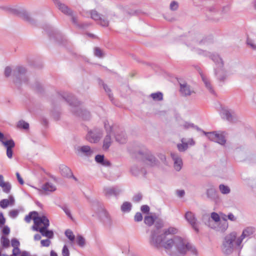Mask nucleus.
Listing matches in <instances>:
<instances>
[{"instance_id": "f257e3e1", "label": "nucleus", "mask_w": 256, "mask_h": 256, "mask_svg": "<svg viewBox=\"0 0 256 256\" xmlns=\"http://www.w3.org/2000/svg\"><path fill=\"white\" fill-rule=\"evenodd\" d=\"M166 236L162 232H150L149 242L150 246L156 248H164L169 256H184L188 252L197 255L196 248L180 237L175 236L164 242Z\"/></svg>"}, {"instance_id": "f03ea898", "label": "nucleus", "mask_w": 256, "mask_h": 256, "mask_svg": "<svg viewBox=\"0 0 256 256\" xmlns=\"http://www.w3.org/2000/svg\"><path fill=\"white\" fill-rule=\"evenodd\" d=\"M192 50L197 54L204 56H208L215 63L216 67L214 68V74L220 82H224L226 78V72L224 68V62L218 55L212 54L210 52L203 50L198 48H194Z\"/></svg>"}, {"instance_id": "7ed1b4c3", "label": "nucleus", "mask_w": 256, "mask_h": 256, "mask_svg": "<svg viewBox=\"0 0 256 256\" xmlns=\"http://www.w3.org/2000/svg\"><path fill=\"white\" fill-rule=\"evenodd\" d=\"M128 152L133 158L141 160L148 166L154 167L158 164L157 159L147 149L140 150L137 146H132L128 148Z\"/></svg>"}, {"instance_id": "20e7f679", "label": "nucleus", "mask_w": 256, "mask_h": 256, "mask_svg": "<svg viewBox=\"0 0 256 256\" xmlns=\"http://www.w3.org/2000/svg\"><path fill=\"white\" fill-rule=\"evenodd\" d=\"M60 95L63 99L72 106L71 111L74 114L84 120H88L90 118V112L86 110L82 109L79 106L80 104V102L72 94L67 92H63Z\"/></svg>"}, {"instance_id": "39448f33", "label": "nucleus", "mask_w": 256, "mask_h": 256, "mask_svg": "<svg viewBox=\"0 0 256 256\" xmlns=\"http://www.w3.org/2000/svg\"><path fill=\"white\" fill-rule=\"evenodd\" d=\"M237 238V234L235 232H230L225 236L222 247V251L224 254H232L234 248H242L240 246L236 245Z\"/></svg>"}, {"instance_id": "423d86ee", "label": "nucleus", "mask_w": 256, "mask_h": 256, "mask_svg": "<svg viewBox=\"0 0 256 256\" xmlns=\"http://www.w3.org/2000/svg\"><path fill=\"white\" fill-rule=\"evenodd\" d=\"M196 129L202 131L211 141L218 144H225L226 142L227 134L223 131H214L206 132L196 127Z\"/></svg>"}, {"instance_id": "0eeeda50", "label": "nucleus", "mask_w": 256, "mask_h": 256, "mask_svg": "<svg viewBox=\"0 0 256 256\" xmlns=\"http://www.w3.org/2000/svg\"><path fill=\"white\" fill-rule=\"evenodd\" d=\"M26 70L22 66H18L14 70L13 76L14 77V82L17 86H19L22 82L26 83L28 79L26 76Z\"/></svg>"}, {"instance_id": "6e6552de", "label": "nucleus", "mask_w": 256, "mask_h": 256, "mask_svg": "<svg viewBox=\"0 0 256 256\" xmlns=\"http://www.w3.org/2000/svg\"><path fill=\"white\" fill-rule=\"evenodd\" d=\"M102 135V131L100 128H96L88 132L86 139L90 143H97L99 142Z\"/></svg>"}, {"instance_id": "1a4fd4ad", "label": "nucleus", "mask_w": 256, "mask_h": 256, "mask_svg": "<svg viewBox=\"0 0 256 256\" xmlns=\"http://www.w3.org/2000/svg\"><path fill=\"white\" fill-rule=\"evenodd\" d=\"M220 116L222 118L232 122H236L238 119L236 113L231 110L222 109L220 112Z\"/></svg>"}, {"instance_id": "9d476101", "label": "nucleus", "mask_w": 256, "mask_h": 256, "mask_svg": "<svg viewBox=\"0 0 256 256\" xmlns=\"http://www.w3.org/2000/svg\"><path fill=\"white\" fill-rule=\"evenodd\" d=\"M91 18L96 21L98 24L102 26L107 27L109 24V21L104 16L100 14L96 10H92L90 12Z\"/></svg>"}, {"instance_id": "9b49d317", "label": "nucleus", "mask_w": 256, "mask_h": 256, "mask_svg": "<svg viewBox=\"0 0 256 256\" xmlns=\"http://www.w3.org/2000/svg\"><path fill=\"white\" fill-rule=\"evenodd\" d=\"M122 192V189L118 186L104 187L103 190L104 196L108 198H110L112 196L117 198Z\"/></svg>"}, {"instance_id": "f8f14e48", "label": "nucleus", "mask_w": 256, "mask_h": 256, "mask_svg": "<svg viewBox=\"0 0 256 256\" xmlns=\"http://www.w3.org/2000/svg\"><path fill=\"white\" fill-rule=\"evenodd\" d=\"M96 213L102 219L106 226H110L112 225V220L109 214L102 206H100L99 211Z\"/></svg>"}, {"instance_id": "ddd939ff", "label": "nucleus", "mask_w": 256, "mask_h": 256, "mask_svg": "<svg viewBox=\"0 0 256 256\" xmlns=\"http://www.w3.org/2000/svg\"><path fill=\"white\" fill-rule=\"evenodd\" d=\"M50 226V224L46 223L45 226L42 228L38 226H33L32 229L36 232H39L42 236L47 237L48 238H54V232L52 230H48V229Z\"/></svg>"}, {"instance_id": "4468645a", "label": "nucleus", "mask_w": 256, "mask_h": 256, "mask_svg": "<svg viewBox=\"0 0 256 256\" xmlns=\"http://www.w3.org/2000/svg\"><path fill=\"white\" fill-rule=\"evenodd\" d=\"M76 154L80 156H90L93 154V150L88 145L75 148Z\"/></svg>"}, {"instance_id": "2eb2a0df", "label": "nucleus", "mask_w": 256, "mask_h": 256, "mask_svg": "<svg viewBox=\"0 0 256 256\" xmlns=\"http://www.w3.org/2000/svg\"><path fill=\"white\" fill-rule=\"evenodd\" d=\"M10 10L14 14L18 15L20 17L26 22L32 24L34 22V20L30 17L29 13L25 10H18L16 9L10 8Z\"/></svg>"}, {"instance_id": "dca6fc26", "label": "nucleus", "mask_w": 256, "mask_h": 256, "mask_svg": "<svg viewBox=\"0 0 256 256\" xmlns=\"http://www.w3.org/2000/svg\"><path fill=\"white\" fill-rule=\"evenodd\" d=\"M180 84V94L184 96H190L192 94L194 93V90L190 88L186 82H178Z\"/></svg>"}, {"instance_id": "f3484780", "label": "nucleus", "mask_w": 256, "mask_h": 256, "mask_svg": "<svg viewBox=\"0 0 256 256\" xmlns=\"http://www.w3.org/2000/svg\"><path fill=\"white\" fill-rule=\"evenodd\" d=\"M185 218L192 226L194 230L198 232L199 230L197 224V220L194 214L191 212H187L185 214Z\"/></svg>"}, {"instance_id": "a211bd4d", "label": "nucleus", "mask_w": 256, "mask_h": 256, "mask_svg": "<svg viewBox=\"0 0 256 256\" xmlns=\"http://www.w3.org/2000/svg\"><path fill=\"white\" fill-rule=\"evenodd\" d=\"M254 232V229L252 227H248L244 230L240 236L238 238L236 241V246H240L242 240L246 237L248 236L253 234Z\"/></svg>"}, {"instance_id": "6ab92c4d", "label": "nucleus", "mask_w": 256, "mask_h": 256, "mask_svg": "<svg viewBox=\"0 0 256 256\" xmlns=\"http://www.w3.org/2000/svg\"><path fill=\"white\" fill-rule=\"evenodd\" d=\"M56 7L64 14L68 16H72V10L68 6L62 4L59 0H53Z\"/></svg>"}, {"instance_id": "aec40b11", "label": "nucleus", "mask_w": 256, "mask_h": 256, "mask_svg": "<svg viewBox=\"0 0 256 256\" xmlns=\"http://www.w3.org/2000/svg\"><path fill=\"white\" fill-rule=\"evenodd\" d=\"M170 156L174 162V168L177 171H180L182 165V158L178 156L177 154L174 152H170Z\"/></svg>"}, {"instance_id": "412c9836", "label": "nucleus", "mask_w": 256, "mask_h": 256, "mask_svg": "<svg viewBox=\"0 0 256 256\" xmlns=\"http://www.w3.org/2000/svg\"><path fill=\"white\" fill-rule=\"evenodd\" d=\"M32 219L36 226H38L41 224H43L44 226H45L46 223L50 224L48 219L44 216H39L38 215H35L33 216Z\"/></svg>"}, {"instance_id": "4be33fe9", "label": "nucleus", "mask_w": 256, "mask_h": 256, "mask_svg": "<svg viewBox=\"0 0 256 256\" xmlns=\"http://www.w3.org/2000/svg\"><path fill=\"white\" fill-rule=\"evenodd\" d=\"M200 76L202 78V79L204 84L205 86L208 89V90L209 91L210 93L212 94L215 95V92L213 88V87L212 85L211 84L208 78L203 74L202 72H200Z\"/></svg>"}, {"instance_id": "5701e85b", "label": "nucleus", "mask_w": 256, "mask_h": 256, "mask_svg": "<svg viewBox=\"0 0 256 256\" xmlns=\"http://www.w3.org/2000/svg\"><path fill=\"white\" fill-rule=\"evenodd\" d=\"M12 246L14 247L12 250V255L17 256L20 253V250L18 246L20 245V242L16 238H14L11 240Z\"/></svg>"}, {"instance_id": "b1692460", "label": "nucleus", "mask_w": 256, "mask_h": 256, "mask_svg": "<svg viewBox=\"0 0 256 256\" xmlns=\"http://www.w3.org/2000/svg\"><path fill=\"white\" fill-rule=\"evenodd\" d=\"M60 171L61 174L64 177L68 178L70 176H72V170L66 165H60Z\"/></svg>"}, {"instance_id": "393cba45", "label": "nucleus", "mask_w": 256, "mask_h": 256, "mask_svg": "<svg viewBox=\"0 0 256 256\" xmlns=\"http://www.w3.org/2000/svg\"><path fill=\"white\" fill-rule=\"evenodd\" d=\"M206 196L208 198L212 200H214L217 198V192L213 186H210V187L207 190Z\"/></svg>"}, {"instance_id": "a878e982", "label": "nucleus", "mask_w": 256, "mask_h": 256, "mask_svg": "<svg viewBox=\"0 0 256 256\" xmlns=\"http://www.w3.org/2000/svg\"><path fill=\"white\" fill-rule=\"evenodd\" d=\"M195 38V36H188L186 38V44L188 45V46H192L193 45H194V46H196L198 44H200L203 42V40H202L200 42L195 40H194Z\"/></svg>"}, {"instance_id": "bb28decb", "label": "nucleus", "mask_w": 256, "mask_h": 256, "mask_svg": "<svg viewBox=\"0 0 256 256\" xmlns=\"http://www.w3.org/2000/svg\"><path fill=\"white\" fill-rule=\"evenodd\" d=\"M98 83L100 85L102 86L104 89L108 96L109 98L112 102L114 100V97L112 94L111 92V90L110 88H109L108 86L106 84H105L104 82L101 80H99Z\"/></svg>"}, {"instance_id": "cd10ccee", "label": "nucleus", "mask_w": 256, "mask_h": 256, "mask_svg": "<svg viewBox=\"0 0 256 256\" xmlns=\"http://www.w3.org/2000/svg\"><path fill=\"white\" fill-rule=\"evenodd\" d=\"M42 188L46 192H52L56 190V186L50 182H46L42 186Z\"/></svg>"}, {"instance_id": "c85d7f7f", "label": "nucleus", "mask_w": 256, "mask_h": 256, "mask_svg": "<svg viewBox=\"0 0 256 256\" xmlns=\"http://www.w3.org/2000/svg\"><path fill=\"white\" fill-rule=\"evenodd\" d=\"M154 228L150 232H162V228L163 227V222L161 220H157L154 222Z\"/></svg>"}, {"instance_id": "c756f323", "label": "nucleus", "mask_w": 256, "mask_h": 256, "mask_svg": "<svg viewBox=\"0 0 256 256\" xmlns=\"http://www.w3.org/2000/svg\"><path fill=\"white\" fill-rule=\"evenodd\" d=\"M130 170L132 174L136 176L140 174H142L144 176H145L146 174L145 170L143 169L139 170L136 166H132Z\"/></svg>"}, {"instance_id": "7c9ffc66", "label": "nucleus", "mask_w": 256, "mask_h": 256, "mask_svg": "<svg viewBox=\"0 0 256 256\" xmlns=\"http://www.w3.org/2000/svg\"><path fill=\"white\" fill-rule=\"evenodd\" d=\"M132 208V205L130 202H125L121 206L120 208L123 212H128L131 210Z\"/></svg>"}, {"instance_id": "2f4dec72", "label": "nucleus", "mask_w": 256, "mask_h": 256, "mask_svg": "<svg viewBox=\"0 0 256 256\" xmlns=\"http://www.w3.org/2000/svg\"><path fill=\"white\" fill-rule=\"evenodd\" d=\"M178 230L177 228L174 227H170L167 229H165L163 231V233L165 236L170 234H176L178 233Z\"/></svg>"}, {"instance_id": "473e14b6", "label": "nucleus", "mask_w": 256, "mask_h": 256, "mask_svg": "<svg viewBox=\"0 0 256 256\" xmlns=\"http://www.w3.org/2000/svg\"><path fill=\"white\" fill-rule=\"evenodd\" d=\"M6 149V156L9 158H12L13 154L12 149L16 145H4Z\"/></svg>"}, {"instance_id": "72a5a7b5", "label": "nucleus", "mask_w": 256, "mask_h": 256, "mask_svg": "<svg viewBox=\"0 0 256 256\" xmlns=\"http://www.w3.org/2000/svg\"><path fill=\"white\" fill-rule=\"evenodd\" d=\"M150 97L156 101H160L163 99V94L161 92L152 93L150 94Z\"/></svg>"}, {"instance_id": "f704fd0d", "label": "nucleus", "mask_w": 256, "mask_h": 256, "mask_svg": "<svg viewBox=\"0 0 256 256\" xmlns=\"http://www.w3.org/2000/svg\"><path fill=\"white\" fill-rule=\"evenodd\" d=\"M17 127L20 129L28 130L29 124L23 120H20L17 124Z\"/></svg>"}, {"instance_id": "c9c22d12", "label": "nucleus", "mask_w": 256, "mask_h": 256, "mask_svg": "<svg viewBox=\"0 0 256 256\" xmlns=\"http://www.w3.org/2000/svg\"><path fill=\"white\" fill-rule=\"evenodd\" d=\"M0 187L2 188L3 192L6 194L10 193L12 188V186L9 182H4Z\"/></svg>"}, {"instance_id": "e433bc0d", "label": "nucleus", "mask_w": 256, "mask_h": 256, "mask_svg": "<svg viewBox=\"0 0 256 256\" xmlns=\"http://www.w3.org/2000/svg\"><path fill=\"white\" fill-rule=\"evenodd\" d=\"M219 189L222 194H228L230 191L228 186L223 184H221L219 186Z\"/></svg>"}, {"instance_id": "4c0bfd02", "label": "nucleus", "mask_w": 256, "mask_h": 256, "mask_svg": "<svg viewBox=\"0 0 256 256\" xmlns=\"http://www.w3.org/2000/svg\"><path fill=\"white\" fill-rule=\"evenodd\" d=\"M144 223L148 226H152L154 222V220L152 216H146L144 219Z\"/></svg>"}, {"instance_id": "58836bf2", "label": "nucleus", "mask_w": 256, "mask_h": 256, "mask_svg": "<svg viewBox=\"0 0 256 256\" xmlns=\"http://www.w3.org/2000/svg\"><path fill=\"white\" fill-rule=\"evenodd\" d=\"M65 235L70 240L71 242L74 241L75 239V236L71 230L69 229L66 230L65 231Z\"/></svg>"}, {"instance_id": "ea45409f", "label": "nucleus", "mask_w": 256, "mask_h": 256, "mask_svg": "<svg viewBox=\"0 0 256 256\" xmlns=\"http://www.w3.org/2000/svg\"><path fill=\"white\" fill-rule=\"evenodd\" d=\"M38 215V212L36 211L31 212L28 215L25 216L24 220L26 222H30V220L34 216Z\"/></svg>"}, {"instance_id": "a19ab883", "label": "nucleus", "mask_w": 256, "mask_h": 256, "mask_svg": "<svg viewBox=\"0 0 256 256\" xmlns=\"http://www.w3.org/2000/svg\"><path fill=\"white\" fill-rule=\"evenodd\" d=\"M76 242L80 246L83 247L85 245V240L82 236L78 235L76 238Z\"/></svg>"}, {"instance_id": "79ce46f5", "label": "nucleus", "mask_w": 256, "mask_h": 256, "mask_svg": "<svg viewBox=\"0 0 256 256\" xmlns=\"http://www.w3.org/2000/svg\"><path fill=\"white\" fill-rule=\"evenodd\" d=\"M110 133L111 132H107V134L104 140L103 144H111L112 142H114L112 139Z\"/></svg>"}, {"instance_id": "37998d69", "label": "nucleus", "mask_w": 256, "mask_h": 256, "mask_svg": "<svg viewBox=\"0 0 256 256\" xmlns=\"http://www.w3.org/2000/svg\"><path fill=\"white\" fill-rule=\"evenodd\" d=\"M94 54L95 56L98 58H102L104 56L102 50L98 47L94 48Z\"/></svg>"}, {"instance_id": "c03bdc74", "label": "nucleus", "mask_w": 256, "mask_h": 256, "mask_svg": "<svg viewBox=\"0 0 256 256\" xmlns=\"http://www.w3.org/2000/svg\"><path fill=\"white\" fill-rule=\"evenodd\" d=\"M10 204V201L8 199H3L0 201V206L2 208H6Z\"/></svg>"}, {"instance_id": "a18cd8bd", "label": "nucleus", "mask_w": 256, "mask_h": 256, "mask_svg": "<svg viewBox=\"0 0 256 256\" xmlns=\"http://www.w3.org/2000/svg\"><path fill=\"white\" fill-rule=\"evenodd\" d=\"M2 144H14V142L12 139L8 137V136L6 135Z\"/></svg>"}, {"instance_id": "49530a36", "label": "nucleus", "mask_w": 256, "mask_h": 256, "mask_svg": "<svg viewBox=\"0 0 256 256\" xmlns=\"http://www.w3.org/2000/svg\"><path fill=\"white\" fill-rule=\"evenodd\" d=\"M2 245L4 247L7 248L10 246V241L8 238L2 236Z\"/></svg>"}, {"instance_id": "de8ad7c7", "label": "nucleus", "mask_w": 256, "mask_h": 256, "mask_svg": "<svg viewBox=\"0 0 256 256\" xmlns=\"http://www.w3.org/2000/svg\"><path fill=\"white\" fill-rule=\"evenodd\" d=\"M142 194L140 193L135 194L132 198L133 202H140L142 199Z\"/></svg>"}, {"instance_id": "09e8293b", "label": "nucleus", "mask_w": 256, "mask_h": 256, "mask_svg": "<svg viewBox=\"0 0 256 256\" xmlns=\"http://www.w3.org/2000/svg\"><path fill=\"white\" fill-rule=\"evenodd\" d=\"M122 136H121L120 135H116L115 136L116 141L120 142L121 144H123L124 142V134H122Z\"/></svg>"}, {"instance_id": "8fccbe9b", "label": "nucleus", "mask_w": 256, "mask_h": 256, "mask_svg": "<svg viewBox=\"0 0 256 256\" xmlns=\"http://www.w3.org/2000/svg\"><path fill=\"white\" fill-rule=\"evenodd\" d=\"M19 211L18 210H12L9 212V216L13 218H16L18 214Z\"/></svg>"}, {"instance_id": "3c124183", "label": "nucleus", "mask_w": 256, "mask_h": 256, "mask_svg": "<svg viewBox=\"0 0 256 256\" xmlns=\"http://www.w3.org/2000/svg\"><path fill=\"white\" fill-rule=\"evenodd\" d=\"M104 155L98 154L95 157V160L98 163L102 164L104 162Z\"/></svg>"}, {"instance_id": "603ef678", "label": "nucleus", "mask_w": 256, "mask_h": 256, "mask_svg": "<svg viewBox=\"0 0 256 256\" xmlns=\"http://www.w3.org/2000/svg\"><path fill=\"white\" fill-rule=\"evenodd\" d=\"M211 218L215 222H218L220 220V217L219 215L216 212H212L211 214Z\"/></svg>"}, {"instance_id": "864d4df0", "label": "nucleus", "mask_w": 256, "mask_h": 256, "mask_svg": "<svg viewBox=\"0 0 256 256\" xmlns=\"http://www.w3.org/2000/svg\"><path fill=\"white\" fill-rule=\"evenodd\" d=\"M178 7V3L176 1H172L170 4V9L172 10H176Z\"/></svg>"}, {"instance_id": "5fc2aeb1", "label": "nucleus", "mask_w": 256, "mask_h": 256, "mask_svg": "<svg viewBox=\"0 0 256 256\" xmlns=\"http://www.w3.org/2000/svg\"><path fill=\"white\" fill-rule=\"evenodd\" d=\"M62 209L68 217L71 219H72V216L71 214L70 211L66 206H62Z\"/></svg>"}, {"instance_id": "6e6d98bb", "label": "nucleus", "mask_w": 256, "mask_h": 256, "mask_svg": "<svg viewBox=\"0 0 256 256\" xmlns=\"http://www.w3.org/2000/svg\"><path fill=\"white\" fill-rule=\"evenodd\" d=\"M104 128H105L106 131L107 132H112V128L108 122V120H106L104 122Z\"/></svg>"}, {"instance_id": "4d7b16f0", "label": "nucleus", "mask_w": 256, "mask_h": 256, "mask_svg": "<svg viewBox=\"0 0 256 256\" xmlns=\"http://www.w3.org/2000/svg\"><path fill=\"white\" fill-rule=\"evenodd\" d=\"M62 256H70V252L66 245H64L63 246L62 250Z\"/></svg>"}, {"instance_id": "13d9d810", "label": "nucleus", "mask_w": 256, "mask_h": 256, "mask_svg": "<svg viewBox=\"0 0 256 256\" xmlns=\"http://www.w3.org/2000/svg\"><path fill=\"white\" fill-rule=\"evenodd\" d=\"M134 220L137 222H139L142 220V216L140 212H138L134 216Z\"/></svg>"}, {"instance_id": "bf43d9fd", "label": "nucleus", "mask_w": 256, "mask_h": 256, "mask_svg": "<svg viewBox=\"0 0 256 256\" xmlns=\"http://www.w3.org/2000/svg\"><path fill=\"white\" fill-rule=\"evenodd\" d=\"M40 244L42 246H48L50 244V241L48 239L42 240L40 242Z\"/></svg>"}, {"instance_id": "052dcab7", "label": "nucleus", "mask_w": 256, "mask_h": 256, "mask_svg": "<svg viewBox=\"0 0 256 256\" xmlns=\"http://www.w3.org/2000/svg\"><path fill=\"white\" fill-rule=\"evenodd\" d=\"M246 43L252 49L256 50V44H254L252 40L248 39Z\"/></svg>"}, {"instance_id": "680f3d73", "label": "nucleus", "mask_w": 256, "mask_h": 256, "mask_svg": "<svg viewBox=\"0 0 256 256\" xmlns=\"http://www.w3.org/2000/svg\"><path fill=\"white\" fill-rule=\"evenodd\" d=\"M12 72V68L10 66H6L4 70V75L6 77L10 76Z\"/></svg>"}, {"instance_id": "e2e57ef3", "label": "nucleus", "mask_w": 256, "mask_h": 256, "mask_svg": "<svg viewBox=\"0 0 256 256\" xmlns=\"http://www.w3.org/2000/svg\"><path fill=\"white\" fill-rule=\"evenodd\" d=\"M188 145H177L180 152H184L188 148Z\"/></svg>"}, {"instance_id": "0e129e2a", "label": "nucleus", "mask_w": 256, "mask_h": 256, "mask_svg": "<svg viewBox=\"0 0 256 256\" xmlns=\"http://www.w3.org/2000/svg\"><path fill=\"white\" fill-rule=\"evenodd\" d=\"M141 210L144 213H148L150 211V207L147 205H143L141 206Z\"/></svg>"}, {"instance_id": "69168bd1", "label": "nucleus", "mask_w": 256, "mask_h": 256, "mask_svg": "<svg viewBox=\"0 0 256 256\" xmlns=\"http://www.w3.org/2000/svg\"><path fill=\"white\" fill-rule=\"evenodd\" d=\"M177 196L180 198H182L185 194V192L184 190H178L176 191Z\"/></svg>"}, {"instance_id": "338daca9", "label": "nucleus", "mask_w": 256, "mask_h": 256, "mask_svg": "<svg viewBox=\"0 0 256 256\" xmlns=\"http://www.w3.org/2000/svg\"><path fill=\"white\" fill-rule=\"evenodd\" d=\"M6 222L5 218H4L2 213L0 214V226H3Z\"/></svg>"}, {"instance_id": "774afa93", "label": "nucleus", "mask_w": 256, "mask_h": 256, "mask_svg": "<svg viewBox=\"0 0 256 256\" xmlns=\"http://www.w3.org/2000/svg\"><path fill=\"white\" fill-rule=\"evenodd\" d=\"M10 232V229L8 226H5L2 229V233L4 234L8 235Z\"/></svg>"}]
</instances>
